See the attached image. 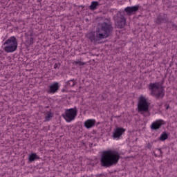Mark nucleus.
Instances as JSON below:
<instances>
[{
  "label": "nucleus",
  "instance_id": "aec40b11",
  "mask_svg": "<svg viewBox=\"0 0 177 177\" xmlns=\"http://www.w3.org/2000/svg\"><path fill=\"white\" fill-rule=\"evenodd\" d=\"M75 84H77V82L75 80H71L67 82V85H68V86H75Z\"/></svg>",
  "mask_w": 177,
  "mask_h": 177
},
{
  "label": "nucleus",
  "instance_id": "f3484780",
  "mask_svg": "<svg viewBox=\"0 0 177 177\" xmlns=\"http://www.w3.org/2000/svg\"><path fill=\"white\" fill-rule=\"evenodd\" d=\"M159 139L160 140H161V142H164V140H167V139H168V133H167V132H162L160 134Z\"/></svg>",
  "mask_w": 177,
  "mask_h": 177
},
{
  "label": "nucleus",
  "instance_id": "a878e982",
  "mask_svg": "<svg viewBox=\"0 0 177 177\" xmlns=\"http://www.w3.org/2000/svg\"><path fill=\"white\" fill-rule=\"evenodd\" d=\"M169 106H167V109H169Z\"/></svg>",
  "mask_w": 177,
  "mask_h": 177
},
{
  "label": "nucleus",
  "instance_id": "f8f14e48",
  "mask_svg": "<svg viewBox=\"0 0 177 177\" xmlns=\"http://www.w3.org/2000/svg\"><path fill=\"white\" fill-rule=\"evenodd\" d=\"M59 82H56L53 84H50L48 87V90L47 91L48 93L55 94L57 91H59Z\"/></svg>",
  "mask_w": 177,
  "mask_h": 177
},
{
  "label": "nucleus",
  "instance_id": "a211bd4d",
  "mask_svg": "<svg viewBox=\"0 0 177 177\" xmlns=\"http://www.w3.org/2000/svg\"><path fill=\"white\" fill-rule=\"evenodd\" d=\"M53 118V113L50 111H48L46 113L45 116L46 121H50V120H52Z\"/></svg>",
  "mask_w": 177,
  "mask_h": 177
},
{
  "label": "nucleus",
  "instance_id": "39448f33",
  "mask_svg": "<svg viewBox=\"0 0 177 177\" xmlns=\"http://www.w3.org/2000/svg\"><path fill=\"white\" fill-rule=\"evenodd\" d=\"M150 107V102L147 101L146 96L141 95L138 97V113H147Z\"/></svg>",
  "mask_w": 177,
  "mask_h": 177
},
{
  "label": "nucleus",
  "instance_id": "4468645a",
  "mask_svg": "<svg viewBox=\"0 0 177 177\" xmlns=\"http://www.w3.org/2000/svg\"><path fill=\"white\" fill-rule=\"evenodd\" d=\"M41 158L36 153H32L28 156V160L30 162H32V161H35V160H39Z\"/></svg>",
  "mask_w": 177,
  "mask_h": 177
},
{
  "label": "nucleus",
  "instance_id": "4be33fe9",
  "mask_svg": "<svg viewBox=\"0 0 177 177\" xmlns=\"http://www.w3.org/2000/svg\"><path fill=\"white\" fill-rule=\"evenodd\" d=\"M57 67H58L57 64H55V65H54V68H57Z\"/></svg>",
  "mask_w": 177,
  "mask_h": 177
},
{
  "label": "nucleus",
  "instance_id": "423d86ee",
  "mask_svg": "<svg viewBox=\"0 0 177 177\" xmlns=\"http://www.w3.org/2000/svg\"><path fill=\"white\" fill-rule=\"evenodd\" d=\"M78 111H77V109L71 108L65 111V113L62 117L65 121H66V122H71V121H74V120H75Z\"/></svg>",
  "mask_w": 177,
  "mask_h": 177
},
{
  "label": "nucleus",
  "instance_id": "f03ea898",
  "mask_svg": "<svg viewBox=\"0 0 177 177\" xmlns=\"http://www.w3.org/2000/svg\"><path fill=\"white\" fill-rule=\"evenodd\" d=\"M113 31L111 24L104 22L100 24V27L97 28V37L99 39H104L109 38L110 34Z\"/></svg>",
  "mask_w": 177,
  "mask_h": 177
},
{
  "label": "nucleus",
  "instance_id": "0eeeda50",
  "mask_svg": "<svg viewBox=\"0 0 177 177\" xmlns=\"http://www.w3.org/2000/svg\"><path fill=\"white\" fill-rule=\"evenodd\" d=\"M127 24L125 17L120 13H118L115 19V26L118 28H124Z\"/></svg>",
  "mask_w": 177,
  "mask_h": 177
},
{
  "label": "nucleus",
  "instance_id": "6e6552de",
  "mask_svg": "<svg viewBox=\"0 0 177 177\" xmlns=\"http://www.w3.org/2000/svg\"><path fill=\"white\" fill-rule=\"evenodd\" d=\"M162 125H165V121L162 119H158L151 123V129H152V131H157L160 129Z\"/></svg>",
  "mask_w": 177,
  "mask_h": 177
},
{
  "label": "nucleus",
  "instance_id": "6ab92c4d",
  "mask_svg": "<svg viewBox=\"0 0 177 177\" xmlns=\"http://www.w3.org/2000/svg\"><path fill=\"white\" fill-rule=\"evenodd\" d=\"M73 64L78 65V66H85V62H82L80 60L73 61Z\"/></svg>",
  "mask_w": 177,
  "mask_h": 177
},
{
  "label": "nucleus",
  "instance_id": "2eb2a0df",
  "mask_svg": "<svg viewBox=\"0 0 177 177\" xmlns=\"http://www.w3.org/2000/svg\"><path fill=\"white\" fill-rule=\"evenodd\" d=\"M99 2L97 1H92L91 4L89 6L90 10H96L97 9V6H99Z\"/></svg>",
  "mask_w": 177,
  "mask_h": 177
},
{
  "label": "nucleus",
  "instance_id": "f257e3e1",
  "mask_svg": "<svg viewBox=\"0 0 177 177\" xmlns=\"http://www.w3.org/2000/svg\"><path fill=\"white\" fill-rule=\"evenodd\" d=\"M120 158H121V156L117 151L111 149L104 151L102 153L100 158L101 167L110 168V167L117 165L120 161Z\"/></svg>",
  "mask_w": 177,
  "mask_h": 177
},
{
  "label": "nucleus",
  "instance_id": "9d476101",
  "mask_svg": "<svg viewBox=\"0 0 177 177\" xmlns=\"http://www.w3.org/2000/svg\"><path fill=\"white\" fill-rule=\"evenodd\" d=\"M125 129L122 127H117L114 129L113 133V139H120L124 133H125Z\"/></svg>",
  "mask_w": 177,
  "mask_h": 177
},
{
  "label": "nucleus",
  "instance_id": "412c9836",
  "mask_svg": "<svg viewBox=\"0 0 177 177\" xmlns=\"http://www.w3.org/2000/svg\"><path fill=\"white\" fill-rule=\"evenodd\" d=\"M162 21H164V19L161 18V17H158L157 19H156V24H161V23H162Z\"/></svg>",
  "mask_w": 177,
  "mask_h": 177
},
{
  "label": "nucleus",
  "instance_id": "393cba45",
  "mask_svg": "<svg viewBox=\"0 0 177 177\" xmlns=\"http://www.w3.org/2000/svg\"><path fill=\"white\" fill-rule=\"evenodd\" d=\"M160 153H162L161 149H159Z\"/></svg>",
  "mask_w": 177,
  "mask_h": 177
},
{
  "label": "nucleus",
  "instance_id": "7ed1b4c3",
  "mask_svg": "<svg viewBox=\"0 0 177 177\" xmlns=\"http://www.w3.org/2000/svg\"><path fill=\"white\" fill-rule=\"evenodd\" d=\"M17 39L15 36L9 37L3 44V49L6 53H13L17 50Z\"/></svg>",
  "mask_w": 177,
  "mask_h": 177
},
{
  "label": "nucleus",
  "instance_id": "5701e85b",
  "mask_svg": "<svg viewBox=\"0 0 177 177\" xmlns=\"http://www.w3.org/2000/svg\"><path fill=\"white\" fill-rule=\"evenodd\" d=\"M172 26H173V27H174V28H176V29L177 30V26H176V25L173 24Z\"/></svg>",
  "mask_w": 177,
  "mask_h": 177
},
{
  "label": "nucleus",
  "instance_id": "9b49d317",
  "mask_svg": "<svg viewBox=\"0 0 177 177\" xmlns=\"http://www.w3.org/2000/svg\"><path fill=\"white\" fill-rule=\"evenodd\" d=\"M139 8H140V6L139 5L128 6L124 8V12L127 13V15H131V14L138 12V10H139Z\"/></svg>",
  "mask_w": 177,
  "mask_h": 177
},
{
  "label": "nucleus",
  "instance_id": "20e7f679",
  "mask_svg": "<svg viewBox=\"0 0 177 177\" xmlns=\"http://www.w3.org/2000/svg\"><path fill=\"white\" fill-rule=\"evenodd\" d=\"M149 89L151 91V95L156 99H162L165 95L164 88L161 87V85L158 82L150 83Z\"/></svg>",
  "mask_w": 177,
  "mask_h": 177
},
{
  "label": "nucleus",
  "instance_id": "dca6fc26",
  "mask_svg": "<svg viewBox=\"0 0 177 177\" xmlns=\"http://www.w3.org/2000/svg\"><path fill=\"white\" fill-rule=\"evenodd\" d=\"M34 44V38L33 37H27L26 41H25V45L29 48V46H31Z\"/></svg>",
  "mask_w": 177,
  "mask_h": 177
},
{
  "label": "nucleus",
  "instance_id": "b1692460",
  "mask_svg": "<svg viewBox=\"0 0 177 177\" xmlns=\"http://www.w3.org/2000/svg\"><path fill=\"white\" fill-rule=\"evenodd\" d=\"M37 2H42V0H37Z\"/></svg>",
  "mask_w": 177,
  "mask_h": 177
},
{
  "label": "nucleus",
  "instance_id": "ddd939ff",
  "mask_svg": "<svg viewBox=\"0 0 177 177\" xmlns=\"http://www.w3.org/2000/svg\"><path fill=\"white\" fill-rule=\"evenodd\" d=\"M84 125L86 129H91L96 125V120L88 119L84 122Z\"/></svg>",
  "mask_w": 177,
  "mask_h": 177
},
{
  "label": "nucleus",
  "instance_id": "1a4fd4ad",
  "mask_svg": "<svg viewBox=\"0 0 177 177\" xmlns=\"http://www.w3.org/2000/svg\"><path fill=\"white\" fill-rule=\"evenodd\" d=\"M86 38H88L91 42H93L96 44L97 41H100L102 39L97 38V30H96L95 32H89L86 35Z\"/></svg>",
  "mask_w": 177,
  "mask_h": 177
}]
</instances>
